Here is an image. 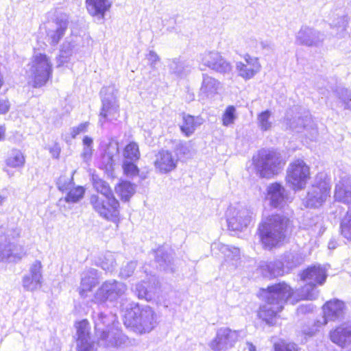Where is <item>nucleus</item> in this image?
Listing matches in <instances>:
<instances>
[{"mask_svg": "<svg viewBox=\"0 0 351 351\" xmlns=\"http://www.w3.org/2000/svg\"><path fill=\"white\" fill-rule=\"evenodd\" d=\"M289 225V219L282 215L264 217L258 226L260 239L264 247L270 250L282 245L287 241Z\"/></svg>", "mask_w": 351, "mask_h": 351, "instance_id": "f03ea898", "label": "nucleus"}, {"mask_svg": "<svg viewBox=\"0 0 351 351\" xmlns=\"http://www.w3.org/2000/svg\"><path fill=\"white\" fill-rule=\"evenodd\" d=\"M69 56H68L65 53H61L57 60L58 66H60L62 64H64L65 62H66L68 61Z\"/></svg>", "mask_w": 351, "mask_h": 351, "instance_id": "680f3d73", "label": "nucleus"}, {"mask_svg": "<svg viewBox=\"0 0 351 351\" xmlns=\"http://www.w3.org/2000/svg\"><path fill=\"white\" fill-rule=\"evenodd\" d=\"M261 274L267 278H275L284 274L283 263L280 261H262L259 265Z\"/></svg>", "mask_w": 351, "mask_h": 351, "instance_id": "2f4dec72", "label": "nucleus"}, {"mask_svg": "<svg viewBox=\"0 0 351 351\" xmlns=\"http://www.w3.org/2000/svg\"><path fill=\"white\" fill-rule=\"evenodd\" d=\"M99 265L104 270L112 272L117 266L115 255L112 252H106L100 259Z\"/></svg>", "mask_w": 351, "mask_h": 351, "instance_id": "a19ab883", "label": "nucleus"}, {"mask_svg": "<svg viewBox=\"0 0 351 351\" xmlns=\"http://www.w3.org/2000/svg\"><path fill=\"white\" fill-rule=\"evenodd\" d=\"M253 162L263 178H271L279 173L285 164L280 153L269 149L261 150L253 157Z\"/></svg>", "mask_w": 351, "mask_h": 351, "instance_id": "39448f33", "label": "nucleus"}, {"mask_svg": "<svg viewBox=\"0 0 351 351\" xmlns=\"http://www.w3.org/2000/svg\"><path fill=\"white\" fill-rule=\"evenodd\" d=\"M116 193L122 200L128 201L136 192V185L128 181H121L115 186Z\"/></svg>", "mask_w": 351, "mask_h": 351, "instance_id": "4c0bfd02", "label": "nucleus"}, {"mask_svg": "<svg viewBox=\"0 0 351 351\" xmlns=\"http://www.w3.org/2000/svg\"><path fill=\"white\" fill-rule=\"evenodd\" d=\"M124 173L128 177H133L138 173V169L132 162L125 160L123 164Z\"/></svg>", "mask_w": 351, "mask_h": 351, "instance_id": "8fccbe9b", "label": "nucleus"}, {"mask_svg": "<svg viewBox=\"0 0 351 351\" xmlns=\"http://www.w3.org/2000/svg\"><path fill=\"white\" fill-rule=\"evenodd\" d=\"M220 86V82L215 77L206 73L202 74V82L200 88V94L206 97L217 93Z\"/></svg>", "mask_w": 351, "mask_h": 351, "instance_id": "72a5a7b5", "label": "nucleus"}, {"mask_svg": "<svg viewBox=\"0 0 351 351\" xmlns=\"http://www.w3.org/2000/svg\"><path fill=\"white\" fill-rule=\"evenodd\" d=\"M167 66L170 73L177 77H183L190 71L189 65L180 58H176L168 60Z\"/></svg>", "mask_w": 351, "mask_h": 351, "instance_id": "f704fd0d", "label": "nucleus"}, {"mask_svg": "<svg viewBox=\"0 0 351 351\" xmlns=\"http://www.w3.org/2000/svg\"><path fill=\"white\" fill-rule=\"evenodd\" d=\"M294 293L285 282H280L263 289L262 295L266 303L260 307L258 316L269 326L276 324L278 313L283 309V304L291 300Z\"/></svg>", "mask_w": 351, "mask_h": 351, "instance_id": "f257e3e1", "label": "nucleus"}, {"mask_svg": "<svg viewBox=\"0 0 351 351\" xmlns=\"http://www.w3.org/2000/svg\"><path fill=\"white\" fill-rule=\"evenodd\" d=\"M112 329H109L108 330H106V336L108 337L107 339H114V340H118V338L117 337H114V335H112Z\"/></svg>", "mask_w": 351, "mask_h": 351, "instance_id": "338daca9", "label": "nucleus"}, {"mask_svg": "<svg viewBox=\"0 0 351 351\" xmlns=\"http://www.w3.org/2000/svg\"><path fill=\"white\" fill-rule=\"evenodd\" d=\"M8 108V102L5 100L0 99V113H5Z\"/></svg>", "mask_w": 351, "mask_h": 351, "instance_id": "e2e57ef3", "label": "nucleus"}, {"mask_svg": "<svg viewBox=\"0 0 351 351\" xmlns=\"http://www.w3.org/2000/svg\"><path fill=\"white\" fill-rule=\"evenodd\" d=\"M253 215V211L246 207H230L226 213L228 226L233 231H241L250 225Z\"/></svg>", "mask_w": 351, "mask_h": 351, "instance_id": "ddd939ff", "label": "nucleus"}, {"mask_svg": "<svg viewBox=\"0 0 351 351\" xmlns=\"http://www.w3.org/2000/svg\"><path fill=\"white\" fill-rule=\"evenodd\" d=\"M339 98L344 104L345 108L351 110V92L347 90H342Z\"/></svg>", "mask_w": 351, "mask_h": 351, "instance_id": "6e6d98bb", "label": "nucleus"}, {"mask_svg": "<svg viewBox=\"0 0 351 351\" xmlns=\"http://www.w3.org/2000/svg\"><path fill=\"white\" fill-rule=\"evenodd\" d=\"M311 117L305 113L294 112L293 110L289 112L285 120V124L287 129L296 132H302L304 129L311 127L312 123Z\"/></svg>", "mask_w": 351, "mask_h": 351, "instance_id": "412c9836", "label": "nucleus"}, {"mask_svg": "<svg viewBox=\"0 0 351 351\" xmlns=\"http://www.w3.org/2000/svg\"><path fill=\"white\" fill-rule=\"evenodd\" d=\"M178 160L177 154H173L169 150L161 149L155 156L154 167L160 173H167L177 167Z\"/></svg>", "mask_w": 351, "mask_h": 351, "instance_id": "f3484780", "label": "nucleus"}, {"mask_svg": "<svg viewBox=\"0 0 351 351\" xmlns=\"http://www.w3.org/2000/svg\"><path fill=\"white\" fill-rule=\"evenodd\" d=\"M93 184L94 189L100 193L99 196L109 197L114 195L109 184L98 177H93Z\"/></svg>", "mask_w": 351, "mask_h": 351, "instance_id": "ea45409f", "label": "nucleus"}, {"mask_svg": "<svg viewBox=\"0 0 351 351\" xmlns=\"http://www.w3.org/2000/svg\"><path fill=\"white\" fill-rule=\"evenodd\" d=\"M99 278V273L97 269H90L84 272L78 289L80 295L86 298L88 293L90 292L98 285Z\"/></svg>", "mask_w": 351, "mask_h": 351, "instance_id": "bb28decb", "label": "nucleus"}, {"mask_svg": "<svg viewBox=\"0 0 351 351\" xmlns=\"http://www.w3.org/2000/svg\"><path fill=\"white\" fill-rule=\"evenodd\" d=\"M274 351H298L296 344L280 341L274 344Z\"/></svg>", "mask_w": 351, "mask_h": 351, "instance_id": "3c124183", "label": "nucleus"}, {"mask_svg": "<svg viewBox=\"0 0 351 351\" xmlns=\"http://www.w3.org/2000/svg\"><path fill=\"white\" fill-rule=\"evenodd\" d=\"M348 24V18L346 16H342L340 17H338L336 21H334L331 24V26L332 27L337 28V34L343 33Z\"/></svg>", "mask_w": 351, "mask_h": 351, "instance_id": "09e8293b", "label": "nucleus"}, {"mask_svg": "<svg viewBox=\"0 0 351 351\" xmlns=\"http://www.w3.org/2000/svg\"><path fill=\"white\" fill-rule=\"evenodd\" d=\"M327 278L326 269L320 265H314L304 270L300 275L302 280L306 281L307 285L302 288L300 300H315L318 296L316 285H322ZM299 299L293 300L291 302H298Z\"/></svg>", "mask_w": 351, "mask_h": 351, "instance_id": "423d86ee", "label": "nucleus"}, {"mask_svg": "<svg viewBox=\"0 0 351 351\" xmlns=\"http://www.w3.org/2000/svg\"><path fill=\"white\" fill-rule=\"evenodd\" d=\"M29 76L35 88L46 84L52 75V64L49 57L43 53H36L29 64Z\"/></svg>", "mask_w": 351, "mask_h": 351, "instance_id": "0eeeda50", "label": "nucleus"}, {"mask_svg": "<svg viewBox=\"0 0 351 351\" xmlns=\"http://www.w3.org/2000/svg\"><path fill=\"white\" fill-rule=\"evenodd\" d=\"M202 123L203 119L199 117H194L189 114H183L182 123L180 125V128L182 132L186 136H190Z\"/></svg>", "mask_w": 351, "mask_h": 351, "instance_id": "473e14b6", "label": "nucleus"}, {"mask_svg": "<svg viewBox=\"0 0 351 351\" xmlns=\"http://www.w3.org/2000/svg\"><path fill=\"white\" fill-rule=\"evenodd\" d=\"M136 263L135 262H130L126 265L121 267L120 271V276L123 278H128L132 275L136 268Z\"/></svg>", "mask_w": 351, "mask_h": 351, "instance_id": "603ef678", "label": "nucleus"}, {"mask_svg": "<svg viewBox=\"0 0 351 351\" xmlns=\"http://www.w3.org/2000/svg\"><path fill=\"white\" fill-rule=\"evenodd\" d=\"M127 286L116 280H109L104 282L94 294L93 301L102 304L107 301L113 302L125 294Z\"/></svg>", "mask_w": 351, "mask_h": 351, "instance_id": "1a4fd4ad", "label": "nucleus"}, {"mask_svg": "<svg viewBox=\"0 0 351 351\" xmlns=\"http://www.w3.org/2000/svg\"><path fill=\"white\" fill-rule=\"evenodd\" d=\"M266 199L275 208L283 206L289 199L288 193L285 187L278 182L269 184L267 187Z\"/></svg>", "mask_w": 351, "mask_h": 351, "instance_id": "5701e85b", "label": "nucleus"}, {"mask_svg": "<svg viewBox=\"0 0 351 351\" xmlns=\"http://www.w3.org/2000/svg\"><path fill=\"white\" fill-rule=\"evenodd\" d=\"M84 192L82 186L71 189L65 197V201L69 203H76L83 197Z\"/></svg>", "mask_w": 351, "mask_h": 351, "instance_id": "37998d69", "label": "nucleus"}, {"mask_svg": "<svg viewBox=\"0 0 351 351\" xmlns=\"http://www.w3.org/2000/svg\"><path fill=\"white\" fill-rule=\"evenodd\" d=\"M335 198L337 201L344 204H351V178H342L336 185Z\"/></svg>", "mask_w": 351, "mask_h": 351, "instance_id": "7c9ffc66", "label": "nucleus"}, {"mask_svg": "<svg viewBox=\"0 0 351 351\" xmlns=\"http://www.w3.org/2000/svg\"><path fill=\"white\" fill-rule=\"evenodd\" d=\"M215 245L224 255L227 261H237L240 258L239 248L223 243H215Z\"/></svg>", "mask_w": 351, "mask_h": 351, "instance_id": "58836bf2", "label": "nucleus"}, {"mask_svg": "<svg viewBox=\"0 0 351 351\" xmlns=\"http://www.w3.org/2000/svg\"><path fill=\"white\" fill-rule=\"evenodd\" d=\"M174 149L176 152H180L183 154H186L189 151L186 146L181 141H175Z\"/></svg>", "mask_w": 351, "mask_h": 351, "instance_id": "13d9d810", "label": "nucleus"}, {"mask_svg": "<svg viewBox=\"0 0 351 351\" xmlns=\"http://www.w3.org/2000/svg\"><path fill=\"white\" fill-rule=\"evenodd\" d=\"M90 203L99 215L106 219L112 220L119 215V203L114 195L105 197L93 195Z\"/></svg>", "mask_w": 351, "mask_h": 351, "instance_id": "9b49d317", "label": "nucleus"}, {"mask_svg": "<svg viewBox=\"0 0 351 351\" xmlns=\"http://www.w3.org/2000/svg\"><path fill=\"white\" fill-rule=\"evenodd\" d=\"M310 178V169L302 160H295L287 169L286 180L293 190L304 189Z\"/></svg>", "mask_w": 351, "mask_h": 351, "instance_id": "9d476101", "label": "nucleus"}, {"mask_svg": "<svg viewBox=\"0 0 351 351\" xmlns=\"http://www.w3.org/2000/svg\"><path fill=\"white\" fill-rule=\"evenodd\" d=\"M123 155L125 160H130L131 161L138 160L140 156L138 145L135 143L128 144L124 149Z\"/></svg>", "mask_w": 351, "mask_h": 351, "instance_id": "c03bdc74", "label": "nucleus"}, {"mask_svg": "<svg viewBox=\"0 0 351 351\" xmlns=\"http://www.w3.org/2000/svg\"><path fill=\"white\" fill-rule=\"evenodd\" d=\"M49 149V152L51 153L53 158H59L61 149H60V147L58 145V143H55L53 144V145L51 147H50Z\"/></svg>", "mask_w": 351, "mask_h": 351, "instance_id": "bf43d9fd", "label": "nucleus"}, {"mask_svg": "<svg viewBox=\"0 0 351 351\" xmlns=\"http://www.w3.org/2000/svg\"><path fill=\"white\" fill-rule=\"evenodd\" d=\"M88 126V122H85L80 123L79 125L76 127H73L71 128V134L73 138H75L77 135L80 133L85 132L87 130V128Z\"/></svg>", "mask_w": 351, "mask_h": 351, "instance_id": "4d7b16f0", "label": "nucleus"}, {"mask_svg": "<svg viewBox=\"0 0 351 351\" xmlns=\"http://www.w3.org/2000/svg\"><path fill=\"white\" fill-rule=\"evenodd\" d=\"M6 199H7V195L0 193V206H2V204L5 201Z\"/></svg>", "mask_w": 351, "mask_h": 351, "instance_id": "774afa93", "label": "nucleus"}, {"mask_svg": "<svg viewBox=\"0 0 351 351\" xmlns=\"http://www.w3.org/2000/svg\"><path fill=\"white\" fill-rule=\"evenodd\" d=\"M102 107L99 113V123L103 125L106 121L117 120L119 117V104L117 99L118 90L114 86L104 88L101 90Z\"/></svg>", "mask_w": 351, "mask_h": 351, "instance_id": "6e6552de", "label": "nucleus"}, {"mask_svg": "<svg viewBox=\"0 0 351 351\" xmlns=\"http://www.w3.org/2000/svg\"><path fill=\"white\" fill-rule=\"evenodd\" d=\"M42 265L36 261L30 267L29 274L23 276L22 282L26 291H34L41 287L43 276L41 273Z\"/></svg>", "mask_w": 351, "mask_h": 351, "instance_id": "4be33fe9", "label": "nucleus"}, {"mask_svg": "<svg viewBox=\"0 0 351 351\" xmlns=\"http://www.w3.org/2000/svg\"><path fill=\"white\" fill-rule=\"evenodd\" d=\"M145 284V282L137 284L135 288V292L138 298L149 301L152 300V295L149 291H147Z\"/></svg>", "mask_w": 351, "mask_h": 351, "instance_id": "de8ad7c7", "label": "nucleus"}, {"mask_svg": "<svg viewBox=\"0 0 351 351\" xmlns=\"http://www.w3.org/2000/svg\"><path fill=\"white\" fill-rule=\"evenodd\" d=\"M93 140L92 138L88 136H84L83 139V149L81 153V158L86 163L89 162L92 159L93 154Z\"/></svg>", "mask_w": 351, "mask_h": 351, "instance_id": "79ce46f5", "label": "nucleus"}, {"mask_svg": "<svg viewBox=\"0 0 351 351\" xmlns=\"http://www.w3.org/2000/svg\"><path fill=\"white\" fill-rule=\"evenodd\" d=\"M330 340L337 345L344 348L351 343V323L343 324L330 333Z\"/></svg>", "mask_w": 351, "mask_h": 351, "instance_id": "a878e982", "label": "nucleus"}, {"mask_svg": "<svg viewBox=\"0 0 351 351\" xmlns=\"http://www.w3.org/2000/svg\"><path fill=\"white\" fill-rule=\"evenodd\" d=\"M5 167L3 171L10 176H13L12 169H22L25 164V156L21 150L13 148L10 150L4 160Z\"/></svg>", "mask_w": 351, "mask_h": 351, "instance_id": "393cba45", "label": "nucleus"}, {"mask_svg": "<svg viewBox=\"0 0 351 351\" xmlns=\"http://www.w3.org/2000/svg\"><path fill=\"white\" fill-rule=\"evenodd\" d=\"M75 327L77 351H96L97 343L90 339L88 322L82 320L76 324Z\"/></svg>", "mask_w": 351, "mask_h": 351, "instance_id": "dca6fc26", "label": "nucleus"}, {"mask_svg": "<svg viewBox=\"0 0 351 351\" xmlns=\"http://www.w3.org/2000/svg\"><path fill=\"white\" fill-rule=\"evenodd\" d=\"M64 180V178L61 177L58 179V181L57 183L58 189L62 191H67L69 189V186H66V184H64V183H63Z\"/></svg>", "mask_w": 351, "mask_h": 351, "instance_id": "0e129e2a", "label": "nucleus"}, {"mask_svg": "<svg viewBox=\"0 0 351 351\" xmlns=\"http://www.w3.org/2000/svg\"><path fill=\"white\" fill-rule=\"evenodd\" d=\"M9 237L7 233L3 239L0 238V261H16L24 254L21 247L10 241Z\"/></svg>", "mask_w": 351, "mask_h": 351, "instance_id": "aec40b11", "label": "nucleus"}, {"mask_svg": "<svg viewBox=\"0 0 351 351\" xmlns=\"http://www.w3.org/2000/svg\"><path fill=\"white\" fill-rule=\"evenodd\" d=\"M256 123L263 132L271 130L274 125V118L271 111L266 110L260 112L257 115Z\"/></svg>", "mask_w": 351, "mask_h": 351, "instance_id": "c9c22d12", "label": "nucleus"}, {"mask_svg": "<svg viewBox=\"0 0 351 351\" xmlns=\"http://www.w3.org/2000/svg\"><path fill=\"white\" fill-rule=\"evenodd\" d=\"M126 322L133 330L138 334L149 333L158 325V316L149 306L131 304L125 314Z\"/></svg>", "mask_w": 351, "mask_h": 351, "instance_id": "20e7f679", "label": "nucleus"}, {"mask_svg": "<svg viewBox=\"0 0 351 351\" xmlns=\"http://www.w3.org/2000/svg\"><path fill=\"white\" fill-rule=\"evenodd\" d=\"M156 261L163 269H166L167 266L169 265V263H170L169 256L167 254H165L162 250L157 251Z\"/></svg>", "mask_w": 351, "mask_h": 351, "instance_id": "864d4df0", "label": "nucleus"}, {"mask_svg": "<svg viewBox=\"0 0 351 351\" xmlns=\"http://www.w3.org/2000/svg\"><path fill=\"white\" fill-rule=\"evenodd\" d=\"M342 236L351 241V210L348 211L341 223Z\"/></svg>", "mask_w": 351, "mask_h": 351, "instance_id": "a18cd8bd", "label": "nucleus"}, {"mask_svg": "<svg viewBox=\"0 0 351 351\" xmlns=\"http://www.w3.org/2000/svg\"><path fill=\"white\" fill-rule=\"evenodd\" d=\"M96 335L101 345L116 348L128 343V339L116 326L117 317L112 313H98L93 315Z\"/></svg>", "mask_w": 351, "mask_h": 351, "instance_id": "7ed1b4c3", "label": "nucleus"}, {"mask_svg": "<svg viewBox=\"0 0 351 351\" xmlns=\"http://www.w3.org/2000/svg\"><path fill=\"white\" fill-rule=\"evenodd\" d=\"M237 119L236 108L232 106H228L222 115V124L224 126H230L234 124Z\"/></svg>", "mask_w": 351, "mask_h": 351, "instance_id": "49530a36", "label": "nucleus"}, {"mask_svg": "<svg viewBox=\"0 0 351 351\" xmlns=\"http://www.w3.org/2000/svg\"><path fill=\"white\" fill-rule=\"evenodd\" d=\"M330 186L325 180L313 184L308 190L307 194L302 199L305 208H317L322 206L330 197Z\"/></svg>", "mask_w": 351, "mask_h": 351, "instance_id": "f8f14e48", "label": "nucleus"}, {"mask_svg": "<svg viewBox=\"0 0 351 351\" xmlns=\"http://www.w3.org/2000/svg\"><path fill=\"white\" fill-rule=\"evenodd\" d=\"M344 304L339 300L329 301L323 307L324 321L326 324L328 320H336L343 315Z\"/></svg>", "mask_w": 351, "mask_h": 351, "instance_id": "c756f323", "label": "nucleus"}, {"mask_svg": "<svg viewBox=\"0 0 351 351\" xmlns=\"http://www.w3.org/2000/svg\"><path fill=\"white\" fill-rule=\"evenodd\" d=\"M244 351H256V347L250 342L246 343V346L244 348Z\"/></svg>", "mask_w": 351, "mask_h": 351, "instance_id": "69168bd1", "label": "nucleus"}, {"mask_svg": "<svg viewBox=\"0 0 351 351\" xmlns=\"http://www.w3.org/2000/svg\"><path fill=\"white\" fill-rule=\"evenodd\" d=\"M199 62L201 65L219 73H229L232 71L231 64L216 51H206L201 53Z\"/></svg>", "mask_w": 351, "mask_h": 351, "instance_id": "4468645a", "label": "nucleus"}, {"mask_svg": "<svg viewBox=\"0 0 351 351\" xmlns=\"http://www.w3.org/2000/svg\"><path fill=\"white\" fill-rule=\"evenodd\" d=\"M112 5L111 0H86V7L88 14L99 19H104L106 13Z\"/></svg>", "mask_w": 351, "mask_h": 351, "instance_id": "cd10ccee", "label": "nucleus"}, {"mask_svg": "<svg viewBox=\"0 0 351 351\" xmlns=\"http://www.w3.org/2000/svg\"><path fill=\"white\" fill-rule=\"evenodd\" d=\"M146 57L150 67L152 69H155L156 68V64L160 60L159 56L155 51H149Z\"/></svg>", "mask_w": 351, "mask_h": 351, "instance_id": "5fc2aeb1", "label": "nucleus"}, {"mask_svg": "<svg viewBox=\"0 0 351 351\" xmlns=\"http://www.w3.org/2000/svg\"><path fill=\"white\" fill-rule=\"evenodd\" d=\"M304 256L298 251H291L286 252L282 258L283 265L289 269H292L300 266L304 262Z\"/></svg>", "mask_w": 351, "mask_h": 351, "instance_id": "e433bc0d", "label": "nucleus"}, {"mask_svg": "<svg viewBox=\"0 0 351 351\" xmlns=\"http://www.w3.org/2000/svg\"><path fill=\"white\" fill-rule=\"evenodd\" d=\"M55 25L47 32V36L50 43L57 45L64 36L68 28L69 16L67 14H60L55 20Z\"/></svg>", "mask_w": 351, "mask_h": 351, "instance_id": "b1692460", "label": "nucleus"}, {"mask_svg": "<svg viewBox=\"0 0 351 351\" xmlns=\"http://www.w3.org/2000/svg\"><path fill=\"white\" fill-rule=\"evenodd\" d=\"M261 69V65L258 59L248 54L245 55L243 61L236 63V70L238 72V75L245 80L253 78L260 72Z\"/></svg>", "mask_w": 351, "mask_h": 351, "instance_id": "a211bd4d", "label": "nucleus"}, {"mask_svg": "<svg viewBox=\"0 0 351 351\" xmlns=\"http://www.w3.org/2000/svg\"><path fill=\"white\" fill-rule=\"evenodd\" d=\"M73 47H74L73 45H71L69 42H64L62 46V49L60 51V53H65L68 56H70Z\"/></svg>", "mask_w": 351, "mask_h": 351, "instance_id": "052dcab7", "label": "nucleus"}, {"mask_svg": "<svg viewBox=\"0 0 351 351\" xmlns=\"http://www.w3.org/2000/svg\"><path fill=\"white\" fill-rule=\"evenodd\" d=\"M324 38V34L308 26H302L296 34L295 42L299 45L312 47L319 45Z\"/></svg>", "mask_w": 351, "mask_h": 351, "instance_id": "6ab92c4d", "label": "nucleus"}, {"mask_svg": "<svg viewBox=\"0 0 351 351\" xmlns=\"http://www.w3.org/2000/svg\"><path fill=\"white\" fill-rule=\"evenodd\" d=\"M240 330H233L228 327L217 330L216 337L209 343L213 351H221L234 346L240 337Z\"/></svg>", "mask_w": 351, "mask_h": 351, "instance_id": "2eb2a0df", "label": "nucleus"}, {"mask_svg": "<svg viewBox=\"0 0 351 351\" xmlns=\"http://www.w3.org/2000/svg\"><path fill=\"white\" fill-rule=\"evenodd\" d=\"M119 143L115 141H110L106 145L101 155L102 167L107 171L112 170L115 163V158L119 155Z\"/></svg>", "mask_w": 351, "mask_h": 351, "instance_id": "c85d7f7f", "label": "nucleus"}]
</instances>
